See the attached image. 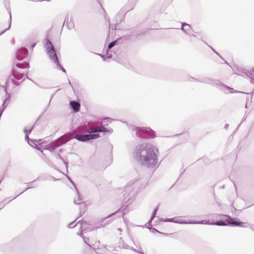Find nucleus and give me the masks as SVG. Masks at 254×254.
I'll return each mask as SVG.
<instances>
[{"label": "nucleus", "mask_w": 254, "mask_h": 254, "mask_svg": "<svg viewBox=\"0 0 254 254\" xmlns=\"http://www.w3.org/2000/svg\"><path fill=\"white\" fill-rule=\"evenodd\" d=\"M141 164L149 167H154L157 164V156L152 149L147 150L146 156H142L140 159Z\"/></svg>", "instance_id": "1"}, {"label": "nucleus", "mask_w": 254, "mask_h": 254, "mask_svg": "<svg viewBox=\"0 0 254 254\" xmlns=\"http://www.w3.org/2000/svg\"><path fill=\"white\" fill-rule=\"evenodd\" d=\"M226 221L227 223V224L229 225H233L242 227H245V223L235 221V220H234V219L230 217V216H227V218L226 219Z\"/></svg>", "instance_id": "2"}, {"label": "nucleus", "mask_w": 254, "mask_h": 254, "mask_svg": "<svg viewBox=\"0 0 254 254\" xmlns=\"http://www.w3.org/2000/svg\"><path fill=\"white\" fill-rule=\"evenodd\" d=\"M49 55L50 58L55 62H58V57L56 53L55 49H51L47 51Z\"/></svg>", "instance_id": "3"}, {"label": "nucleus", "mask_w": 254, "mask_h": 254, "mask_svg": "<svg viewBox=\"0 0 254 254\" xmlns=\"http://www.w3.org/2000/svg\"><path fill=\"white\" fill-rule=\"evenodd\" d=\"M70 105L75 112H78L80 110V104L76 101H70Z\"/></svg>", "instance_id": "4"}, {"label": "nucleus", "mask_w": 254, "mask_h": 254, "mask_svg": "<svg viewBox=\"0 0 254 254\" xmlns=\"http://www.w3.org/2000/svg\"><path fill=\"white\" fill-rule=\"evenodd\" d=\"M74 138L81 141H86L89 140V134H76L75 135Z\"/></svg>", "instance_id": "5"}, {"label": "nucleus", "mask_w": 254, "mask_h": 254, "mask_svg": "<svg viewBox=\"0 0 254 254\" xmlns=\"http://www.w3.org/2000/svg\"><path fill=\"white\" fill-rule=\"evenodd\" d=\"M46 47L47 49V51H48L49 50H50L51 49H54L52 43L50 42V41L49 39L46 40Z\"/></svg>", "instance_id": "6"}, {"label": "nucleus", "mask_w": 254, "mask_h": 254, "mask_svg": "<svg viewBox=\"0 0 254 254\" xmlns=\"http://www.w3.org/2000/svg\"><path fill=\"white\" fill-rule=\"evenodd\" d=\"M89 133L98 132V127H91L87 129Z\"/></svg>", "instance_id": "7"}, {"label": "nucleus", "mask_w": 254, "mask_h": 254, "mask_svg": "<svg viewBox=\"0 0 254 254\" xmlns=\"http://www.w3.org/2000/svg\"><path fill=\"white\" fill-rule=\"evenodd\" d=\"M109 129L104 126L98 127V132H108Z\"/></svg>", "instance_id": "8"}, {"label": "nucleus", "mask_w": 254, "mask_h": 254, "mask_svg": "<svg viewBox=\"0 0 254 254\" xmlns=\"http://www.w3.org/2000/svg\"><path fill=\"white\" fill-rule=\"evenodd\" d=\"M190 29V25L187 24H183L182 25V30L185 32L189 30Z\"/></svg>", "instance_id": "9"}, {"label": "nucleus", "mask_w": 254, "mask_h": 254, "mask_svg": "<svg viewBox=\"0 0 254 254\" xmlns=\"http://www.w3.org/2000/svg\"><path fill=\"white\" fill-rule=\"evenodd\" d=\"M89 140L97 138L99 137V134H89Z\"/></svg>", "instance_id": "10"}, {"label": "nucleus", "mask_w": 254, "mask_h": 254, "mask_svg": "<svg viewBox=\"0 0 254 254\" xmlns=\"http://www.w3.org/2000/svg\"><path fill=\"white\" fill-rule=\"evenodd\" d=\"M215 224L218 226H226L227 225L226 223L221 220L217 221Z\"/></svg>", "instance_id": "11"}, {"label": "nucleus", "mask_w": 254, "mask_h": 254, "mask_svg": "<svg viewBox=\"0 0 254 254\" xmlns=\"http://www.w3.org/2000/svg\"><path fill=\"white\" fill-rule=\"evenodd\" d=\"M116 43V41H114V42H112V43H111L109 45V46H108V48H109V49H111L112 47H113L115 45Z\"/></svg>", "instance_id": "12"}, {"label": "nucleus", "mask_w": 254, "mask_h": 254, "mask_svg": "<svg viewBox=\"0 0 254 254\" xmlns=\"http://www.w3.org/2000/svg\"><path fill=\"white\" fill-rule=\"evenodd\" d=\"M156 211V210H155L154 212V214H155V212Z\"/></svg>", "instance_id": "13"}]
</instances>
